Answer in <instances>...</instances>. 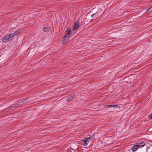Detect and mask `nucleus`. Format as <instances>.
<instances>
[{
	"label": "nucleus",
	"mask_w": 152,
	"mask_h": 152,
	"mask_svg": "<svg viewBox=\"0 0 152 152\" xmlns=\"http://www.w3.org/2000/svg\"><path fill=\"white\" fill-rule=\"evenodd\" d=\"M145 145V143L143 142L137 143L136 144L134 145L133 147L132 148V150L134 152H135L137 149L144 147Z\"/></svg>",
	"instance_id": "obj_1"
},
{
	"label": "nucleus",
	"mask_w": 152,
	"mask_h": 152,
	"mask_svg": "<svg viewBox=\"0 0 152 152\" xmlns=\"http://www.w3.org/2000/svg\"><path fill=\"white\" fill-rule=\"evenodd\" d=\"M89 141V138L86 137L82 140L81 142L82 144L84 145H87L88 144Z\"/></svg>",
	"instance_id": "obj_2"
},
{
	"label": "nucleus",
	"mask_w": 152,
	"mask_h": 152,
	"mask_svg": "<svg viewBox=\"0 0 152 152\" xmlns=\"http://www.w3.org/2000/svg\"><path fill=\"white\" fill-rule=\"evenodd\" d=\"M71 31L69 29H67L65 32V35L69 36L70 37L71 35Z\"/></svg>",
	"instance_id": "obj_3"
},
{
	"label": "nucleus",
	"mask_w": 152,
	"mask_h": 152,
	"mask_svg": "<svg viewBox=\"0 0 152 152\" xmlns=\"http://www.w3.org/2000/svg\"><path fill=\"white\" fill-rule=\"evenodd\" d=\"M7 37V40H8V42H9L10 40H11L12 38H13L12 34H10L8 36L7 35L6 36Z\"/></svg>",
	"instance_id": "obj_4"
},
{
	"label": "nucleus",
	"mask_w": 152,
	"mask_h": 152,
	"mask_svg": "<svg viewBox=\"0 0 152 152\" xmlns=\"http://www.w3.org/2000/svg\"><path fill=\"white\" fill-rule=\"evenodd\" d=\"M69 36H67L66 35L64 37V39H63V42L64 43H65L69 39Z\"/></svg>",
	"instance_id": "obj_5"
},
{
	"label": "nucleus",
	"mask_w": 152,
	"mask_h": 152,
	"mask_svg": "<svg viewBox=\"0 0 152 152\" xmlns=\"http://www.w3.org/2000/svg\"><path fill=\"white\" fill-rule=\"evenodd\" d=\"M99 16V15H97L96 13L93 14L91 15V17L93 18V19H92L93 20L95 19H97L98 18Z\"/></svg>",
	"instance_id": "obj_6"
},
{
	"label": "nucleus",
	"mask_w": 152,
	"mask_h": 152,
	"mask_svg": "<svg viewBox=\"0 0 152 152\" xmlns=\"http://www.w3.org/2000/svg\"><path fill=\"white\" fill-rule=\"evenodd\" d=\"M80 22V20L79 19H78L77 21L75 22L74 26H76V27L78 28L79 26V22Z\"/></svg>",
	"instance_id": "obj_7"
},
{
	"label": "nucleus",
	"mask_w": 152,
	"mask_h": 152,
	"mask_svg": "<svg viewBox=\"0 0 152 152\" xmlns=\"http://www.w3.org/2000/svg\"><path fill=\"white\" fill-rule=\"evenodd\" d=\"M102 9L101 8H99L96 13L97 14V15H99L102 12Z\"/></svg>",
	"instance_id": "obj_8"
},
{
	"label": "nucleus",
	"mask_w": 152,
	"mask_h": 152,
	"mask_svg": "<svg viewBox=\"0 0 152 152\" xmlns=\"http://www.w3.org/2000/svg\"><path fill=\"white\" fill-rule=\"evenodd\" d=\"M7 38L6 36L4 37L2 39V41L4 43H5L8 42V40H7Z\"/></svg>",
	"instance_id": "obj_9"
},
{
	"label": "nucleus",
	"mask_w": 152,
	"mask_h": 152,
	"mask_svg": "<svg viewBox=\"0 0 152 152\" xmlns=\"http://www.w3.org/2000/svg\"><path fill=\"white\" fill-rule=\"evenodd\" d=\"M109 108H111V107H115V108H117L118 107V105H109L107 106Z\"/></svg>",
	"instance_id": "obj_10"
},
{
	"label": "nucleus",
	"mask_w": 152,
	"mask_h": 152,
	"mask_svg": "<svg viewBox=\"0 0 152 152\" xmlns=\"http://www.w3.org/2000/svg\"><path fill=\"white\" fill-rule=\"evenodd\" d=\"M49 28L47 27H45L43 28V31L45 32H48L49 31Z\"/></svg>",
	"instance_id": "obj_11"
},
{
	"label": "nucleus",
	"mask_w": 152,
	"mask_h": 152,
	"mask_svg": "<svg viewBox=\"0 0 152 152\" xmlns=\"http://www.w3.org/2000/svg\"><path fill=\"white\" fill-rule=\"evenodd\" d=\"M18 33H19V31H15V32L14 33H13L11 34H12L13 37H14L16 36Z\"/></svg>",
	"instance_id": "obj_12"
},
{
	"label": "nucleus",
	"mask_w": 152,
	"mask_h": 152,
	"mask_svg": "<svg viewBox=\"0 0 152 152\" xmlns=\"http://www.w3.org/2000/svg\"><path fill=\"white\" fill-rule=\"evenodd\" d=\"M66 152H75V151L72 149H68L66 151Z\"/></svg>",
	"instance_id": "obj_13"
},
{
	"label": "nucleus",
	"mask_w": 152,
	"mask_h": 152,
	"mask_svg": "<svg viewBox=\"0 0 152 152\" xmlns=\"http://www.w3.org/2000/svg\"><path fill=\"white\" fill-rule=\"evenodd\" d=\"M78 28L76 27V26H74V27H73L72 30L75 31V30H77Z\"/></svg>",
	"instance_id": "obj_14"
},
{
	"label": "nucleus",
	"mask_w": 152,
	"mask_h": 152,
	"mask_svg": "<svg viewBox=\"0 0 152 152\" xmlns=\"http://www.w3.org/2000/svg\"><path fill=\"white\" fill-rule=\"evenodd\" d=\"M93 137V136H90L89 137H87V138H89V140L90 139H91Z\"/></svg>",
	"instance_id": "obj_15"
},
{
	"label": "nucleus",
	"mask_w": 152,
	"mask_h": 152,
	"mask_svg": "<svg viewBox=\"0 0 152 152\" xmlns=\"http://www.w3.org/2000/svg\"><path fill=\"white\" fill-rule=\"evenodd\" d=\"M149 117L151 119H152V114H150L149 116Z\"/></svg>",
	"instance_id": "obj_16"
},
{
	"label": "nucleus",
	"mask_w": 152,
	"mask_h": 152,
	"mask_svg": "<svg viewBox=\"0 0 152 152\" xmlns=\"http://www.w3.org/2000/svg\"><path fill=\"white\" fill-rule=\"evenodd\" d=\"M71 99V97H69L67 99V101H69V100H70V99Z\"/></svg>",
	"instance_id": "obj_17"
},
{
	"label": "nucleus",
	"mask_w": 152,
	"mask_h": 152,
	"mask_svg": "<svg viewBox=\"0 0 152 152\" xmlns=\"http://www.w3.org/2000/svg\"><path fill=\"white\" fill-rule=\"evenodd\" d=\"M88 20V19H87V18H84L83 19V20Z\"/></svg>",
	"instance_id": "obj_18"
},
{
	"label": "nucleus",
	"mask_w": 152,
	"mask_h": 152,
	"mask_svg": "<svg viewBox=\"0 0 152 152\" xmlns=\"http://www.w3.org/2000/svg\"><path fill=\"white\" fill-rule=\"evenodd\" d=\"M149 9H147L146 10V12H148L149 11Z\"/></svg>",
	"instance_id": "obj_19"
},
{
	"label": "nucleus",
	"mask_w": 152,
	"mask_h": 152,
	"mask_svg": "<svg viewBox=\"0 0 152 152\" xmlns=\"http://www.w3.org/2000/svg\"><path fill=\"white\" fill-rule=\"evenodd\" d=\"M152 8V6H151V7H150V8H149L148 9L149 10L151 9V8Z\"/></svg>",
	"instance_id": "obj_20"
},
{
	"label": "nucleus",
	"mask_w": 152,
	"mask_h": 152,
	"mask_svg": "<svg viewBox=\"0 0 152 152\" xmlns=\"http://www.w3.org/2000/svg\"><path fill=\"white\" fill-rule=\"evenodd\" d=\"M25 101H26V100H23V101H22V102H23V103H24V102H25Z\"/></svg>",
	"instance_id": "obj_21"
}]
</instances>
